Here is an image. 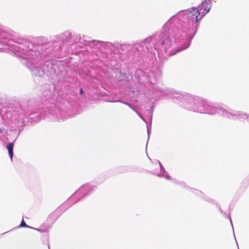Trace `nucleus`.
Returning <instances> with one entry per match:
<instances>
[{
  "label": "nucleus",
  "mask_w": 249,
  "mask_h": 249,
  "mask_svg": "<svg viewBox=\"0 0 249 249\" xmlns=\"http://www.w3.org/2000/svg\"><path fill=\"white\" fill-rule=\"evenodd\" d=\"M200 14L199 11L197 8L194 7L188 12V16L191 20L197 22L203 17V15H201L199 18H198V17Z\"/></svg>",
  "instance_id": "f257e3e1"
},
{
  "label": "nucleus",
  "mask_w": 249,
  "mask_h": 249,
  "mask_svg": "<svg viewBox=\"0 0 249 249\" xmlns=\"http://www.w3.org/2000/svg\"><path fill=\"white\" fill-rule=\"evenodd\" d=\"M13 147H14V143L13 142L9 143L7 145V149L8 151V153H9V155L11 160H12L13 156Z\"/></svg>",
  "instance_id": "f03ea898"
},
{
  "label": "nucleus",
  "mask_w": 249,
  "mask_h": 249,
  "mask_svg": "<svg viewBox=\"0 0 249 249\" xmlns=\"http://www.w3.org/2000/svg\"><path fill=\"white\" fill-rule=\"evenodd\" d=\"M210 0H207L205 2V0H204V1L202 2V6L204 8V10L206 11L205 14L207 13L211 8V4L210 3Z\"/></svg>",
  "instance_id": "7ed1b4c3"
},
{
  "label": "nucleus",
  "mask_w": 249,
  "mask_h": 249,
  "mask_svg": "<svg viewBox=\"0 0 249 249\" xmlns=\"http://www.w3.org/2000/svg\"><path fill=\"white\" fill-rule=\"evenodd\" d=\"M19 227L22 228V227H28L30 228L29 226H28L26 223L24 222L23 220H22L20 225L19 226Z\"/></svg>",
  "instance_id": "20e7f679"
},
{
  "label": "nucleus",
  "mask_w": 249,
  "mask_h": 249,
  "mask_svg": "<svg viewBox=\"0 0 249 249\" xmlns=\"http://www.w3.org/2000/svg\"><path fill=\"white\" fill-rule=\"evenodd\" d=\"M83 92H84V91H83V89H80V94H82V93H83Z\"/></svg>",
  "instance_id": "39448f33"
},
{
  "label": "nucleus",
  "mask_w": 249,
  "mask_h": 249,
  "mask_svg": "<svg viewBox=\"0 0 249 249\" xmlns=\"http://www.w3.org/2000/svg\"><path fill=\"white\" fill-rule=\"evenodd\" d=\"M36 230H37L38 231H41L40 230H39V229H36Z\"/></svg>",
  "instance_id": "423d86ee"
},
{
  "label": "nucleus",
  "mask_w": 249,
  "mask_h": 249,
  "mask_svg": "<svg viewBox=\"0 0 249 249\" xmlns=\"http://www.w3.org/2000/svg\"><path fill=\"white\" fill-rule=\"evenodd\" d=\"M163 43H164V42H163V41H162V42H161L162 45H163Z\"/></svg>",
  "instance_id": "0eeeda50"
}]
</instances>
